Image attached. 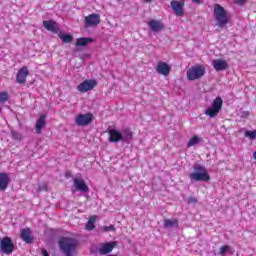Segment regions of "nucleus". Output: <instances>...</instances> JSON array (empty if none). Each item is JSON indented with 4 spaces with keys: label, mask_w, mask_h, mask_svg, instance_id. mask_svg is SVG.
<instances>
[{
    "label": "nucleus",
    "mask_w": 256,
    "mask_h": 256,
    "mask_svg": "<svg viewBox=\"0 0 256 256\" xmlns=\"http://www.w3.org/2000/svg\"><path fill=\"white\" fill-rule=\"evenodd\" d=\"M60 251L65 256H73L75 255V252L77 251V240L74 238L69 237H63L58 242Z\"/></svg>",
    "instance_id": "f257e3e1"
},
{
    "label": "nucleus",
    "mask_w": 256,
    "mask_h": 256,
    "mask_svg": "<svg viewBox=\"0 0 256 256\" xmlns=\"http://www.w3.org/2000/svg\"><path fill=\"white\" fill-rule=\"evenodd\" d=\"M189 179L191 181H209L211 177L204 166L196 164L194 165V172L189 174Z\"/></svg>",
    "instance_id": "f03ea898"
},
{
    "label": "nucleus",
    "mask_w": 256,
    "mask_h": 256,
    "mask_svg": "<svg viewBox=\"0 0 256 256\" xmlns=\"http://www.w3.org/2000/svg\"><path fill=\"white\" fill-rule=\"evenodd\" d=\"M214 15L218 23V27H225V24L228 23L229 18H227V11L223 6L216 4L214 6Z\"/></svg>",
    "instance_id": "7ed1b4c3"
},
{
    "label": "nucleus",
    "mask_w": 256,
    "mask_h": 256,
    "mask_svg": "<svg viewBox=\"0 0 256 256\" xmlns=\"http://www.w3.org/2000/svg\"><path fill=\"white\" fill-rule=\"evenodd\" d=\"M206 73L205 66L196 65L192 66L187 70V79L188 81H197V79H201Z\"/></svg>",
    "instance_id": "20e7f679"
},
{
    "label": "nucleus",
    "mask_w": 256,
    "mask_h": 256,
    "mask_svg": "<svg viewBox=\"0 0 256 256\" xmlns=\"http://www.w3.org/2000/svg\"><path fill=\"white\" fill-rule=\"evenodd\" d=\"M222 107H223V99H221V97H217L216 99H214L212 105L208 107L204 113L205 115L213 119L217 115H219Z\"/></svg>",
    "instance_id": "39448f33"
},
{
    "label": "nucleus",
    "mask_w": 256,
    "mask_h": 256,
    "mask_svg": "<svg viewBox=\"0 0 256 256\" xmlns=\"http://www.w3.org/2000/svg\"><path fill=\"white\" fill-rule=\"evenodd\" d=\"M0 249L5 255H11V253L15 251V244H13V240H11V238L4 237L0 240Z\"/></svg>",
    "instance_id": "423d86ee"
},
{
    "label": "nucleus",
    "mask_w": 256,
    "mask_h": 256,
    "mask_svg": "<svg viewBox=\"0 0 256 256\" xmlns=\"http://www.w3.org/2000/svg\"><path fill=\"white\" fill-rule=\"evenodd\" d=\"M97 87V81L93 79L85 80L77 86V91L80 93H87V91H91V89H95Z\"/></svg>",
    "instance_id": "0eeeda50"
},
{
    "label": "nucleus",
    "mask_w": 256,
    "mask_h": 256,
    "mask_svg": "<svg viewBox=\"0 0 256 256\" xmlns=\"http://www.w3.org/2000/svg\"><path fill=\"white\" fill-rule=\"evenodd\" d=\"M91 121H93V114H79L76 119L75 123L79 127H87V125L91 124Z\"/></svg>",
    "instance_id": "6e6552de"
},
{
    "label": "nucleus",
    "mask_w": 256,
    "mask_h": 256,
    "mask_svg": "<svg viewBox=\"0 0 256 256\" xmlns=\"http://www.w3.org/2000/svg\"><path fill=\"white\" fill-rule=\"evenodd\" d=\"M170 7L172 8V10L174 11L177 17H183L184 15L183 8L185 7V1L172 0L170 2Z\"/></svg>",
    "instance_id": "1a4fd4ad"
},
{
    "label": "nucleus",
    "mask_w": 256,
    "mask_h": 256,
    "mask_svg": "<svg viewBox=\"0 0 256 256\" xmlns=\"http://www.w3.org/2000/svg\"><path fill=\"white\" fill-rule=\"evenodd\" d=\"M101 23V16L99 14H90L85 17L86 27H97Z\"/></svg>",
    "instance_id": "9d476101"
},
{
    "label": "nucleus",
    "mask_w": 256,
    "mask_h": 256,
    "mask_svg": "<svg viewBox=\"0 0 256 256\" xmlns=\"http://www.w3.org/2000/svg\"><path fill=\"white\" fill-rule=\"evenodd\" d=\"M117 247V242L112 241V242H107V243H102L98 249L100 255H107L113 251Z\"/></svg>",
    "instance_id": "9b49d317"
},
{
    "label": "nucleus",
    "mask_w": 256,
    "mask_h": 256,
    "mask_svg": "<svg viewBox=\"0 0 256 256\" xmlns=\"http://www.w3.org/2000/svg\"><path fill=\"white\" fill-rule=\"evenodd\" d=\"M108 133L110 143H119V141H125V136H123V134L116 129H110Z\"/></svg>",
    "instance_id": "f8f14e48"
},
{
    "label": "nucleus",
    "mask_w": 256,
    "mask_h": 256,
    "mask_svg": "<svg viewBox=\"0 0 256 256\" xmlns=\"http://www.w3.org/2000/svg\"><path fill=\"white\" fill-rule=\"evenodd\" d=\"M73 185L76 191H80V193H87V191H89V186H87L85 181L81 178H75Z\"/></svg>",
    "instance_id": "ddd939ff"
},
{
    "label": "nucleus",
    "mask_w": 256,
    "mask_h": 256,
    "mask_svg": "<svg viewBox=\"0 0 256 256\" xmlns=\"http://www.w3.org/2000/svg\"><path fill=\"white\" fill-rule=\"evenodd\" d=\"M156 71L160 75H164V77H167V75L171 73V66H169V64H167L166 62H159L156 67Z\"/></svg>",
    "instance_id": "4468645a"
},
{
    "label": "nucleus",
    "mask_w": 256,
    "mask_h": 256,
    "mask_svg": "<svg viewBox=\"0 0 256 256\" xmlns=\"http://www.w3.org/2000/svg\"><path fill=\"white\" fill-rule=\"evenodd\" d=\"M212 66L215 71H225L229 67V64L224 59H215L212 62Z\"/></svg>",
    "instance_id": "2eb2a0df"
},
{
    "label": "nucleus",
    "mask_w": 256,
    "mask_h": 256,
    "mask_svg": "<svg viewBox=\"0 0 256 256\" xmlns=\"http://www.w3.org/2000/svg\"><path fill=\"white\" fill-rule=\"evenodd\" d=\"M29 75V70L27 67L21 68L16 76L17 83L23 84L27 81V76Z\"/></svg>",
    "instance_id": "dca6fc26"
},
{
    "label": "nucleus",
    "mask_w": 256,
    "mask_h": 256,
    "mask_svg": "<svg viewBox=\"0 0 256 256\" xmlns=\"http://www.w3.org/2000/svg\"><path fill=\"white\" fill-rule=\"evenodd\" d=\"M148 25L151 31H153L154 33H159V31H162L163 27H165V25H163V22L159 20H150L148 22Z\"/></svg>",
    "instance_id": "f3484780"
},
{
    "label": "nucleus",
    "mask_w": 256,
    "mask_h": 256,
    "mask_svg": "<svg viewBox=\"0 0 256 256\" xmlns=\"http://www.w3.org/2000/svg\"><path fill=\"white\" fill-rule=\"evenodd\" d=\"M20 238L24 243H31L33 241V236H31V229L24 228L20 231Z\"/></svg>",
    "instance_id": "a211bd4d"
},
{
    "label": "nucleus",
    "mask_w": 256,
    "mask_h": 256,
    "mask_svg": "<svg viewBox=\"0 0 256 256\" xmlns=\"http://www.w3.org/2000/svg\"><path fill=\"white\" fill-rule=\"evenodd\" d=\"M47 119L46 115H41L39 119L36 121V133L41 134V131L45 129V125H47V122L45 121Z\"/></svg>",
    "instance_id": "6ab92c4d"
},
{
    "label": "nucleus",
    "mask_w": 256,
    "mask_h": 256,
    "mask_svg": "<svg viewBox=\"0 0 256 256\" xmlns=\"http://www.w3.org/2000/svg\"><path fill=\"white\" fill-rule=\"evenodd\" d=\"M9 186V176L6 173H0V191H5Z\"/></svg>",
    "instance_id": "aec40b11"
},
{
    "label": "nucleus",
    "mask_w": 256,
    "mask_h": 256,
    "mask_svg": "<svg viewBox=\"0 0 256 256\" xmlns=\"http://www.w3.org/2000/svg\"><path fill=\"white\" fill-rule=\"evenodd\" d=\"M43 25L47 29V31L55 32L58 29L57 23L53 22V20L44 21Z\"/></svg>",
    "instance_id": "412c9836"
},
{
    "label": "nucleus",
    "mask_w": 256,
    "mask_h": 256,
    "mask_svg": "<svg viewBox=\"0 0 256 256\" xmlns=\"http://www.w3.org/2000/svg\"><path fill=\"white\" fill-rule=\"evenodd\" d=\"M89 43H93V39L91 38H78L76 41L77 47H85V45H89Z\"/></svg>",
    "instance_id": "4be33fe9"
},
{
    "label": "nucleus",
    "mask_w": 256,
    "mask_h": 256,
    "mask_svg": "<svg viewBox=\"0 0 256 256\" xmlns=\"http://www.w3.org/2000/svg\"><path fill=\"white\" fill-rule=\"evenodd\" d=\"M95 221H97V216H91L86 224L87 231H93L95 229Z\"/></svg>",
    "instance_id": "5701e85b"
},
{
    "label": "nucleus",
    "mask_w": 256,
    "mask_h": 256,
    "mask_svg": "<svg viewBox=\"0 0 256 256\" xmlns=\"http://www.w3.org/2000/svg\"><path fill=\"white\" fill-rule=\"evenodd\" d=\"M200 141L201 138H199V136H194L189 140L187 147H195V145H197V143H199Z\"/></svg>",
    "instance_id": "b1692460"
},
{
    "label": "nucleus",
    "mask_w": 256,
    "mask_h": 256,
    "mask_svg": "<svg viewBox=\"0 0 256 256\" xmlns=\"http://www.w3.org/2000/svg\"><path fill=\"white\" fill-rule=\"evenodd\" d=\"M164 227H177V220H175V219L164 220Z\"/></svg>",
    "instance_id": "393cba45"
},
{
    "label": "nucleus",
    "mask_w": 256,
    "mask_h": 256,
    "mask_svg": "<svg viewBox=\"0 0 256 256\" xmlns=\"http://www.w3.org/2000/svg\"><path fill=\"white\" fill-rule=\"evenodd\" d=\"M60 39H62L64 43H71V41H73V36L69 34H62L60 35Z\"/></svg>",
    "instance_id": "a878e982"
},
{
    "label": "nucleus",
    "mask_w": 256,
    "mask_h": 256,
    "mask_svg": "<svg viewBox=\"0 0 256 256\" xmlns=\"http://www.w3.org/2000/svg\"><path fill=\"white\" fill-rule=\"evenodd\" d=\"M245 137H247L248 139H251L252 141L256 139V130L251 131L248 130L245 132Z\"/></svg>",
    "instance_id": "bb28decb"
},
{
    "label": "nucleus",
    "mask_w": 256,
    "mask_h": 256,
    "mask_svg": "<svg viewBox=\"0 0 256 256\" xmlns=\"http://www.w3.org/2000/svg\"><path fill=\"white\" fill-rule=\"evenodd\" d=\"M227 253H231V246H222L220 248V255H227Z\"/></svg>",
    "instance_id": "cd10ccee"
},
{
    "label": "nucleus",
    "mask_w": 256,
    "mask_h": 256,
    "mask_svg": "<svg viewBox=\"0 0 256 256\" xmlns=\"http://www.w3.org/2000/svg\"><path fill=\"white\" fill-rule=\"evenodd\" d=\"M8 99H9V95L7 94V92L0 93V103H6Z\"/></svg>",
    "instance_id": "c85d7f7f"
},
{
    "label": "nucleus",
    "mask_w": 256,
    "mask_h": 256,
    "mask_svg": "<svg viewBox=\"0 0 256 256\" xmlns=\"http://www.w3.org/2000/svg\"><path fill=\"white\" fill-rule=\"evenodd\" d=\"M122 135L124 137V141H129V139L133 137L130 130H124Z\"/></svg>",
    "instance_id": "c756f323"
},
{
    "label": "nucleus",
    "mask_w": 256,
    "mask_h": 256,
    "mask_svg": "<svg viewBox=\"0 0 256 256\" xmlns=\"http://www.w3.org/2000/svg\"><path fill=\"white\" fill-rule=\"evenodd\" d=\"M115 230V227L113 225H110V226H105L104 227V231H114Z\"/></svg>",
    "instance_id": "7c9ffc66"
},
{
    "label": "nucleus",
    "mask_w": 256,
    "mask_h": 256,
    "mask_svg": "<svg viewBox=\"0 0 256 256\" xmlns=\"http://www.w3.org/2000/svg\"><path fill=\"white\" fill-rule=\"evenodd\" d=\"M188 203H197V198L190 197V198L188 199Z\"/></svg>",
    "instance_id": "2f4dec72"
},
{
    "label": "nucleus",
    "mask_w": 256,
    "mask_h": 256,
    "mask_svg": "<svg viewBox=\"0 0 256 256\" xmlns=\"http://www.w3.org/2000/svg\"><path fill=\"white\" fill-rule=\"evenodd\" d=\"M247 0H236L237 5H245Z\"/></svg>",
    "instance_id": "473e14b6"
},
{
    "label": "nucleus",
    "mask_w": 256,
    "mask_h": 256,
    "mask_svg": "<svg viewBox=\"0 0 256 256\" xmlns=\"http://www.w3.org/2000/svg\"><path fill=\"white\" fill-rule=\"evenodd\" d=\"M242 117H249V112L248 111H244L242 113Z\"/></svg>",
    "instance_id": "72a5a7b5"
},
{
    "label": "nucleus",
    "mask_w": 256,
    "mask_h": 256,
    "mask_svg": "<svg viewBox=\"0 0 256 256\" xmlns=\"http://www.w3.org/2000/svg\"><path fill=\"white\" fill-rule=\"evenodd\" d=\"M42 255L43 256H49V253L47 252V250H43Z\"/></svg>",
    "instance_id": "f704fd0d"
},
{
    "label": "nucleus",
    "mask_w": 256,
    "mask_h": 256,
    "mask_svg": "<svg viewBox=\"0 0 256 256\" xmlns=\"http://www.w3.org/2000/svg\"><path fill=\"white\" fill-rule=\"evenodd\" d=\"M153 0H144L145 3H151Z\"/></svg>",
    "instance_id": "c9c22d12"
},
{
    "label": "nucleus",
    "mask_w": 256,
    "mask_h": 256,
    "mask_svg": "<svg viewBox=\"0 0 256 256\" xmlns=\"http://www.w3.org/2000/svg\"><path fill=\"white\" fill-rule=\"evenodd\" d=\"M193 3H199V0H192Z\"/></svg>",
    "instance_id": "e433bc0d"
},
{
    "label": "nucleus",
    "mask_w": 256,
    "mask_h": 256,
    "mask_svg": "<svg viewBox=\"0 0 256 256\" xmlns=\"http://www.w3.org/2000/svg\"><path fill=\"white\" fill-rule=\"evenodd\" d=\"M0 111H1V108H0Z\"/></svg>",
    "instance_id": "4c0bfd02"
}]
</instances>
